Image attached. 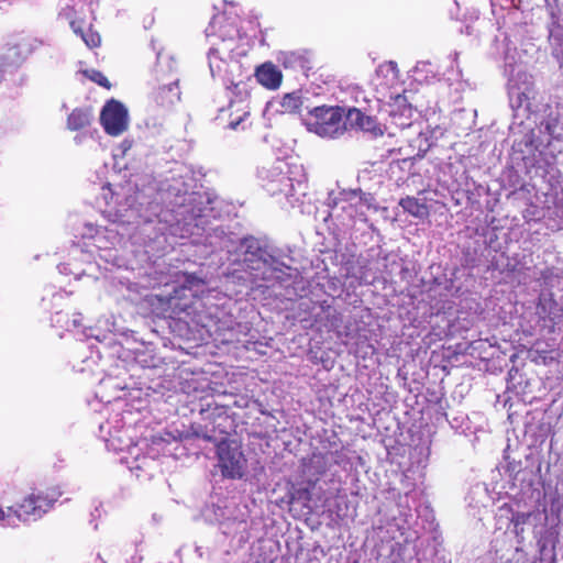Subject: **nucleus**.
<instances>
[{
  "mask_svg": "<svg viewBox=\"0 0 563 563\" xmlns=\"http://www.w3.org/2000/svg\"><path fill=\"white\" fill-rule=\"evenodd\" d=\"M122 178L124 181L117 185L110 181L102 184L97 197L100 208L101 201L103 202L104 209L101 213L110 224L102 227L87 222L82 227L81 238L88 241L85 242L87 246H93L99 252L101 260L118 266L114 279L119 291L126 299L134 301L140 296V273L122 268L113 247L121 242L122 238L130 236L132 229L139 227L141 211L137 208V201L141 176L125 168Z\"/></svg>",
  "mask_w": 563,
  "mask_h": 563,
  "instance_id": "f257e3e1",
  "label": "nucleus"
},
{
  "mask_svg": "<svg viewBox=\"0 0 563 563\" xmlns=\"http://www.w3.org/2000/svg\"><path fill=\"white\" fill-rule=\"evenodd\" d=\"M194 178L187 175L186 179H173V183L162 189L164 197L174 202L179 208H190V210H170L164 211L162 220L168 224L172 235L181 239L192 236L198 233L200 221L205 216L202 208L203 196L198 191H189L194 188Z\"/></svg>",
  "mask_w": 563,
  "mask_h": 563,
  "instance_id": "f03ea898",
  "label": "nucleus"
},
{
  "mask_svg": "<svg viewBox=\"0 0 563 563\" xmlns=\"http://www.w3.org/2000/svg\"><path fill=\"white\" fill-rule=\"evenodd\" d=\"M119 412L113 418H107L104 422L99 423V437L107 442L114 444L118 440L120 443V463L139 478L141 468L139 459L141 456V446L139 445L140 437L137 434L136 424L139 418H134L131 410H122L121 419H118Z\"/></svg>",
  "mask_w": 563,
  "mask_h": 563,
  "instance_id": "7ed1b4c3",
  "label": "nucleus"
},
{
  "mask_svg": "<svg viewBox=\"0 0 563 563\" xmlns=\"http://www.w3.org/2000/svg\"><path fill=\"white\" fill-rule=\"evenodd\" d=\"M263 188L294 206L306 195L307 173L302 164L277 161L260 172Z\"/></svg>",
  "mask_w": 563,
  "mask_h": 563,
  "instance_id": "20e7f679",
  "label": "nucleus"
},
{
  "mask_svg": "<svg viewBox=\"0 0 563 563\" xmlns=\"http://www.w3.org/2000/svg\"><path fill=\"white\" fill-rule=\"evenodd\" d=\"M398 80V68L396 63L387 62L378 66L375 78V99L382 103L384 111L395 119L399 126H407L412 115V107L408 96L404 91H390Z\"/></svg>",
  "mask_w": 563,
  "mask_h": 563,
  "instance_id": "39448f33",
  "label": "nucleus"
},
{
  "mask_svg": "<svg viewBox=\"0 0 563 563\" xmlns=\"http://www.w3.org/2000/svg\"><path fill=\"white\" fill-rule=\"evenodd\" d=\"M60 495L62 493L54 487L34 489L16 507H0V525L15 527L16 521H36L49 511Z\"/></svg>",
  "mask_w": 563,
  "mask_h": 563,
  "instance_id": "423d86ee",
  "label": "nucleus"
},
{
  "mask_svg": "<svg viewBox=\"0 0 563 563\" xmlns=\"http://www.w3.org/2000/svg\"><path fill=\"white\" fill-rule=\"evenodd\" d=\"M238 30L232 23H228L223 15L212 19L206 30L210 42L208 53L209 67L212 76H220L228 65V59L235 47Z\"/></svg>",
  "mask_w": 563,
  "mask_h": 563,
  "instance_id": "0eeeda50",
  "label": "nucleus"
},
{
  "mask_svg": "<svg viewBox=\"0 0 563 563\" xmlns=\"http://www.w3.org/2000/svg\"><path fill=\"white\" fill-rule=\"evenodd\" d=\"M344 109L333 106H321L310 110L305 119L309 132L321 137L335 139L345 131L343 123Z\"/></svg>",
  "mask_w": 563,
  "mask_h": 563,
  "instance_id": "6e6552de",
  "label": "nucleus"
},
{
  "mask_svg": "<svg viewBox=\"0 0 563 563\" xmlns=\"http://www.w3.org/2000/svg\"><path fill=\"white\" fill-rule=\"evenodd\" d=\"M218 465L225 477L241 478L243 476L246 460L238 443L222 441L218 445Z\"/></svg>",
  "mask_w": 563,
  "mask_h": 563,
  "instance_id": "1a4fd4ad",
  "label": "nucleus"
},
{
  "mask_svg": "<svg viewBox=\"0 0 563 563\" xmlns=\"http://www.w3.org/2000/svg\"><path fill=\"white\" fill-rule=\"evenodd\" d=\"M510 104L517 109H529L530 100L534 97L532 76L522 69H511L508 82Z\"/></svg>",
  "mask_w": 563,
  "mask_h": 563,
  "instance_id": "9d476101",
  "label": "nucleus"
},
{
  "mask_svg": "<svg viewBox=\"0 0 563 563\" xmlns=\"http://www.w3.org/2000/svg\"><path fill=\"white\" fill-rule=\"evenodd\" d=\"M100 122L109 135H121L129 126L128 109L120 101L112 99L103 106Z\"/></svg>",
  "mask_w": 563,
  "mask_h": 563,
  "instance_id": "9b49d317",
  "label": "nucleus"
},
{
  "mask_svg": "<svg viewBox=\"0 0 563 563\" xmlns=\"http://www.w3.org/2000/svg\"><path fill=\"white\" fill-rule=\"evenodd\" d=\"M346 124L351 128H358L373 135H382L383 129L377 121L369 115H365L361 110L351 108L345 113Z\"/></svg>",
  "mask_w": 563,
  "mask_h": 563,
  "instance_id": "f8f14e48",
  "label": "nucleus"
},
{
  "mask_svg": "<svg viewBox=\"0 0 563 563\" xmlns=\"http://www.w3.org/2000/svg\"><path fill=\"white\" fill-rule=\"evenodd\" d=\"M256 80L267 89H277L283 79L282 71L272 63H264L255 71Z\"/></svg>",
  "mask_w": 563,
  "mask_h": 563,
  "instance_id": "ddd939ff",
  "label": "nucleus"
},
{
  "mask_svg": "<svg viewBox=\"0 0 563 563\" xmlns=\"http://www.w3.org/2000/svg\"><path fill=\"white\" fill-rule=\"evenodd\" d=\"M67 19H69V25L73 32L80 36V38L84 41V43L89 48H95L100 46L101 44V37L98 32L93 31L91 27L88 30H85L84 27V20H75L71 19L68 14L66 15Z\"/></svg>",
  "mask_w": 563,
  "mask_h": 563,
  "instance_id": "4468645a",
  "label": "nucleus"
},
{
  "mask_svg": "<svg viewBox=\"0 0 563 563\" xmlns=\"http://www.w3.org/2000/svg\"><path fill=\"white\" fill-rule=\"evenodd\" d=\"M92 120V112L89 108H76L67 118V129L81 131L89 126Z\"/></svg>",
  "mask_w": 563,
  "mask_h": 563,
  "instance_id": "2eb2a0df",
  "label": "nucleus"
},
{
  "mask_svg": "<svg viewBox=\"0 0 563 563\" xmlns=\"http://www.w3.org/2000/svg\"><path fill=\"white\" fill-rule=\"evenodd\" d=\"M399 205L406 212L415 218L423 219L429 214L428 207L415 197L402 198Z\"/></svg>",
  "mask_w": 563,
  "mask_h": 563,
  "instance_id": "dca6fc26",
  "label": "nucleus"
},
{
  "mask_svg": "<svg viewBox=\"0 0 563 563\" xmlns=\"http://www.w3.org/2000/svg\"><path fill=\"white\" fill-rule=\"evenodd\" d=\"M302 106V98L298 92L285 95L280 100V109L286 113H295Z\"/></svg>",
  "mask_w": 563,
  "mask_h": 563,
  "instance_id": "f3484780",
  "label": "nucleus"
},
{
  "mask_svg": "<svg viewBox=\"0 0 563 563\" xmlns=\"http://www.w3.org/2000/svg\"><path fill=\"white\" fill-rule=\"evenodd\" d=\"M82 75L88 78L89 80L96 82L97 85L110 89L111 84L108 80V78L99 70L90 68L82 70Z\"/></svg>",
  "mask_w": 563,
  "mask_h": 563,
  "instance_id": "a211bd4d",
  "label": "nucleus"
},
{
  "mask_svg": "<svg viewBox=\"0 0 563 563\" xmlns=\"http://www.w3.org/2000/svg\"><path fill=\"white\" fill-rule=\"evenodd\" d=\"M99 360H100V355H99V352H97L96 355L91 354L89 357L84 358L81 361V364L76 365L75 367L78 372H81V373L89 372V373L95 374L96 368L98 367Z\"/></svg>",
  "mask_w": 563,
  "mask_h": 563,
  "instance_id": "6ab92c4d",
  "label": "nucleus"
},
{
  "mask_svg": "<svg viewBox=\"0 0 563 563\" xmlns=\"http://www.w3.org/2000/svg\"><path fill=\"white\" fill-rule=\"evenodd\" d=\"M181 279L184 287L188 288L189 290H194L195 292L198 291V287L200 284H205L202 279L198 278L195 275L183 274Z\"/></svg>",
  "mask_w": 563,
  "mask_h": 563,
  "instance_id": "aec40b11",
  "label": "nucleus"
},
{
  "mask_svg": "<svg viewBox=\"0 0 563 563\" xmlns=\"http://www.w3.org/2000/svg\"><path fill=\"white\" fill-rule=\"evenodd\" d=\"M530 518V514L527 512H518L512 517V523L515 526L516 533L519 534L523 531V526Z\"/></svg>",
  "mask_w": 563,
  "mask_h": 563,
  "instance_id": "412c9836",
  "label": "nucleus"
},
{
  "mask_svg": "<svg viewBox=\"0 0 563 563\" xmlns=\"http://www.w3.org/2000/svg\"><path fill=\"white\" fill-rule=\"evenodd\" d=\"M168 92L170 96L167 98L168 102H174L176 100H179V90L177 82H173L167 87Z\"/></svg>",
  "mask_w": 563,
  "mask_h": 563,
  "instance_id": "4be33fe9",
  "label": "nucleus"
},
{
  "mask_svg": "<svg viewBox=\"0 0 563 563\" xmlns=\"http://www.w3.org/2000/svg\"><path fill=\"white\" fill-rule=\"evenodd\" d=\"M121 407H122V400L119 398H115L114 401L108 400V404L106 405L103 411L109 412L110 410L114 411V409L120 410Z\"/></svg>",
  "mask_w": 563,
  "mask_h": 563,
  "instance_id": "5701e85b",
  "label": "nucleus"
},
{
  "mask_svg": "<svg viewBox=\"0 0 563 563\" xmlns=\"http://www.w3.org/2000/svg\"><path fill=\"white\" fill-rule=\"evenodd\" d=\"M247 115H249V113L246 111H244L242 115H239L238 118L232 119L230 121L231 129L236 130L242 124V122L244 121V119Z\"/></svg>",
  "mask_w": 563,
  "mask_h": 563,
  "instance_id": "b1692460",
  "label": "nucleus"
},
{
  "mask_svg": "<svg viewBox=\"0 0 563 563\" xmlns=\"http://www.w3.org/2000/svg\"><path fill=\"white\" fill-rule=\"evenodd\" d=\"M79 314L75 316L74 319L70 321V322H67L66 323V330H73V329H76L79 327L80 324V320H79Z\"/></svg>",
  "mask_w": 563,
  "mask_h": 563,
  "instance_id": "393cba45",
  "label": "nucleus"
},
{
  "mask_svg": "<svg viewBox=\"0 0 563 563\" xmlns=\"http://www.w3.org/2000/svg\"><path fill=\"white\" fill-rule=\"evenodd\" d=\"M230 89L236 90V91H247L246 85L242 81L233 84Z\"/></svg>",
  "mask_w": 563,
  "mask_h": 563,
  "instance_id": "a878e982",
  "label": "nucleus"
},
{
  "mask_svg": "<svg viewBox=\"0 0 563 563\" xmlns=\"http://www.w3.org/2000/svg\"><path fill=\"white\" fill-rule=\"evenodd\" d=\"M87 335H88V336H93V338H96V340H97L98 342H103V341H106V340H107V334H102V335H100V334L89 333V334H87Z\"/></svg>",
  "mask_w": 563,
  "mask_h": 563,
  "instance_id": "bb28decb",
  "label": "nucleus"
},
{
  "mask_svg": "<svg viewBox=\"0 0 563 563\" xmlns=\"http://www.w3.org/2000/svg\"><path fill=\"white\" fill-rule=\"evenodd\" d=\"M84 137H85V134H82V133H81V134H77V135L74 137V141H75V143H76V144H78V145H79V144H81V143H82Z\"/></svg>",
  "mask_w": 563,
  "mask_h": 563,
  "instance_id": "cd10ccee",
  "label": "nucleus"
},
{
  "mask_svg": "<svg viewBox=\"0 0 563 563\" xmlns=\"http://www.w3.org/2000/svg\"><path fill=\"white\" fill-rule=\"evenodd\" d=\"M122 145L124 146V152H125L128 148H130V146H131V144H130V143L128 144V142H126V141H124Z\"/></svg>",
  "mask_w": 563,
  "mask_h": 563,
  "instance_id": "c85d7f7f",
  "label": "nucleus"
},
{
  "mask_svg": "<svg viewBox=\"0 0 563 563\" xmlns=\"http://www.w3.org/2000/svg\"><path fill=\"white\" fill-rule=\"evenodd\" d=\"M63 268H65L64 265H63ZM59 273H63L62 266H59Z\"/></svg>",
  "mask_w": 563,
  "mask_h": 563,
  "instance_id": "c756f323",
  "label": "nucleus"
}]
</instances>
